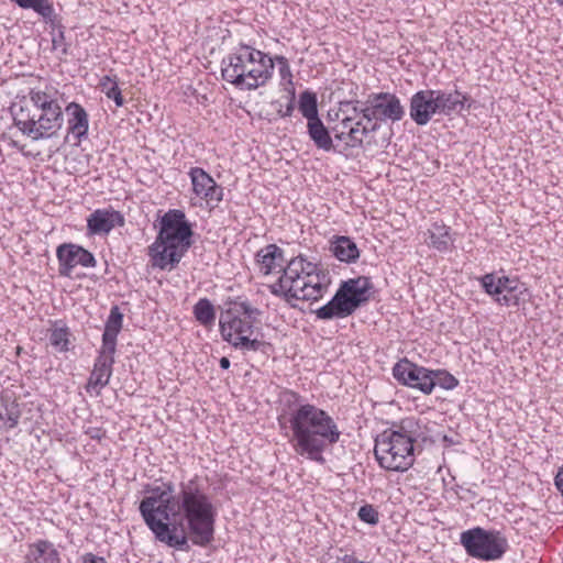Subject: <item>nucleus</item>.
Returning <instances> with one entry per match:
<instances>
[{
	"label": "nucleus",
	"mask_w": 563,
	"mask_h": 563,
	"mask_svg": "<svg viewBox=\"0 0 563 563\" xmlns=\"http://www.w3.org/2000/svg\"><path fill=\"white\" fill-rule=\"evenodd\" d=\"M274 65L277 64L282 85L292 86V73L288 59L283 55L273 57Z\"/></svg>",
	"instance_id": "obj_31"
},
{
	"label": "nucleus",
	"mask_w": 563,
	"mask_h": 563,
	"mask_svg": "<svg viewBox=\"0 0 563 563\" xmlns=\"http://www.w3.org/2000/svg\"><path fill=\"white\" fill-rule=\"evenodd\" d=\"M58 273L60 276L70 277L75 267L92 268L97 261L92 253L74 243L60 244L56 250Z\"/></svg>",
	"instance_id": "obj_12"
},
{
	"label": "nucleus",
	"mask_w": 563,
	"mask_h": 563,
	"mask_svg": "<svg viewBox=\"0 0 563 563\" xmlns=\"http://www.w3.org/2000/svg\"><path fill=\"white\" fill-rule=\"evenodd\" d=\"M299 110L308 122L319 119L314 93L306 91L300 95Z\"/></svg>",
	"instance_id": "obj_28"
},
{
	"label": "nucleus",
	"mask_w": 563,
	"mask_h": 563,
	"mask_svg": "<svg viewBox=\"0 0 563 563\" xmlns=\"http://www.w3.org/2000/svg\"><path fill=\"white\" fill-rule=\"evenodd\" d=\"M221 75L239 90H255L273 78L274 59L251 45L242 44L222 59Z\"/></svg>",
	"instance_id": "obj_5"
},
{
	"label": "nucleus",
	"mask_w": 563,
	"mask_h": 563,
	"mask_svg": "<svg viewBox=\"0 0 563 563\" xmlns=\"http://www.w3.org/2000/svg\"><path fill=\"white\" fill-rule=\"evenodd\" d=\"M393 376L399 384L419 389L426 395H429L434 388L432 371L418 366L407 358L395 364Z\"/></svg>",
	"instance_id": "obj_11"
},
{
	"label": "nucleus",
	"mask_w": 563,
	"mask_h": 563,
	"mask_svg": "<svg viewBox=\"0 0 563 563\" xmlns=\"http://www.w3.org/2000/svg\"><path fill=\"white\" fill-rule=\"evenodd\" d=\"M3 419H5V418L3 417L2 412L0 411V420H3Z\"/></svg>",
	"instance_id": "obj_49"
},
{
	"label": "nucleus",
	"mask_w": 563,
	"mask_h": 563,
	"mask_svg": "<svg viewBox=\"0 0 563 563\" xmlns=\"http://www.w3.org/2000/svg\"><path fill=\"white\" fill-rule=\"evenodd\" d=\"M195 198L202 200L213 209L223 199V188L200 167H191L188 172Z\"/></svg>",
	"instance_id": "obj_13"
},
{
	"label": "nucleus",
	"mask_w": 563,
	"mask_h": 563,
	"mask_svg": "<svg viewBox=\"0 0 563 563\" xmlns=\"http://www.w3.org/2000/svg\"><path fill=\"white\" fill-rule=\"evenodd\" d=\"M57 44H59V41H57V38H53V46L54 48H57Z\"/></svg>",
	"instance_id": "obj_46"
},
{
	"label": "nucleus",
	"mask_w": 563,
	"mask_h": 563,
	"mask_svg": "<svg viewBox=\"0 0 563 563\" xmlns=\"http://www.w3.org/2000/svg\"><path fill=\"white\" fill-rule=\"evenodd\" d=\"M290 443L308 460L324 463L323 452L339 442L341 431L330 413L316 405L298 404L289 413Z\"/></svg>",
	"instance_id": "obj_2"
},
{
	"label": "nucleus",
	"mask_w": 563,
	"mask_h": 563,
	"mask_svg": "<svg viewBox=\"0 0 563 563\" xmlns=\"http://www.w3.org/2000/svg\"><path fill=\"white\" fill-rule=\"evenodd\" d=\"M117 336L111 333L102 334V345L99 352L97 360L100 361H109V363H114V353L117 347Z\"/></svg>",
	"instance_id": "obj_29"
},
{
	"label": "nucleus",
	"mask_w": 563,
	"mask_h": 563,
	"mask_svg": "<svg viewBox=\"0 0 563 563\" xmlns=\"http://www.w3.org/2000/svg\"><path fill=\"white\" fill-rule=\"evenodd\" d=\"M439 114V104L437 102L434 90L426 89L417 91L410 99V118L418 125H426L433 115Z\"/></svg>",
	"instance_id": "obj_15"
},
{
	"label": "nucleus",
	"mask_w": 563,
	"mask_h": 563,
	"mask_svg": "<svg viewBox=\"0 0 563 563\" xmlns=\"http://www.w3.org/2000/svg\"><path fill=\"white\" fill-rule=\"evenodd\" d=\"M387 118V96L379 95L365 107L354 108V115L346 117L334 128V137L349 147L374 141L373 133Z\"/></svg>",
	"instance_id": "obj_7"
},
{
	"label": "nucleus",
	"mask_w": 563,
	"mask_h": 563,
	"mask_svg": "<svg viewBox=\"0 0 563 563\" xmlns=\"http://www.w3.org/2000/svg\"><path fill=\"white\" fill-rule=\"evenodd\" d=\"M330 279L318 266L297 256L283 269L282 276L268 285L269 291L287 303L295 306L299 300H319L328 291Z\"/></svg>",
	"instance_id": "obj_4"
},
{
	"label": "nucleus",
	"mask_w": 563,
	"mask_h": 563,
	"mask_svg": "<svg viewBox=\"0 0 563 563\" xmlns=\"http://www.w3.org/2000/svg\"><path fill=\"white\" fill-rule=\"evenodd\" d=\"M432 380L434 386L439 385L441 388L450 390L459 385L457 378L446 371H432Z\"/></svg>",
	"instance_id": "obj_30"
},
{
	"label": "nucleus",
	"mask_w": 563,
	"mask_h": 563,
	"mask_svg": "<svg viewBox=\"0 0 563 563\" xmlns=\"http://www.w3.org/2000/svg\"><path fill=\"white\" fill-rule=\"evenodd\" d=\"M498 285L500 295L504 292H515L518 289L519 282L517 279H510L507 276L498 277Z\"/></svg>",
	"instance_id": "obj_37"
},
{
	"label": "nucleus",
	"mask_w": 563,
	"mask_h": 563,
	"mask_svg": "<svg viewBox=\"0 0 563 563\" xmlns=\"http://www.w3.org/2000/svg\"><path fill=\"white\" fill-rule=\"evenodd\" d=\"M511 294L512 292H504L503 296H497L496 297V301L501 305V306H511L515 301L511 299Z\"/></svg>",
	"instance_id": "obj_41"
},
{
	"label": "nucleus",
	"mask_w": 563,
	"mask_h": 563,
	"mask_svg": "<svg viewBox=\"0 0 563 563\" xmlns=\"http://www.w3.org/2000/svg\"><path fill=\"white\" fill-rule=\"evenodd\" d=\"M371 283L366 277L343 282L333 298L316 310L318 319H343L351 316L369 298Z\"/></svg>",
	"instance_id": "obj_9"
},
{
	"label": "nucleus",
	"mask_w": 563,
	"mask_h": 563,
	"mask_svg": "<svg viewBox=\"0 0 563 563\" xmlns=\"http://www.w3.org/2000/svg\"><path fill=\"white\" fill-rule=\"evenodd\" d=\"M71 333L69 329L60 323H54L49 330V343L57 352H67L70 347Z\"/></svg>",
	"instance_id": "obj_24"
},
{
	"label": "nucleus",
	"mask_w": 563,
	"mask_h": 563,
	"mask_svg": "<svg viewBox=\"0 0 563 563\" xmlns=\"http://www.w3.org/2000/svg\"><path fill=\"white\" fill-rule=\"evenodd\" d=\"M124 222L122 214L112 209H97L87 218V229L90 234H108Z\"/></svg>",
	"instance_id": "obj_16"
},
{
	"label": "nucleus",
	"mask_w": 563,
	"mask_h": 563,
	"mask_svg": "<svg viewBox=\"0 0 563 563\" xmlns=\"http://www.w3.org/2000/svg\"><path fill=\"white\" fill-rule=\"evenodd\" d=\"M384 437H385V432H383L379 435V438L376 440L374 453H375L376 460L379 463V465L383 468H387V466L385 465V456L383 454H380V446L385 443Z\"/></svg>",
	"instance_id": "obj_38"
},
{
	"label": "nucleus",
	"mask_w": 563,
	"mask_h": 563,
	"mask_svg": "<svg viewBox=\"0 0 563 563\" xmlns=\"http://www.w3.org/2000/svg\"><path fill=\"white\" fill-rule=\"evenodd\" d=\"M194 316L200 324L209 327L214 323L216 309L209 299L201 298L194 306Z\"/></svg>",
	"instance_id": "obj_26"
},
{
	"label": "nucleus",
	"mask_w": 563,
	"mask_h": 563,
	"mask_svg": "<svg viewBox=\"0 0 563 563\" xmlns=\"http://www.w3.org/2000/svg\"><path fill=\"white\" fill-rule=\"evenodd\" d=\"M14 126L32 141L56 137L64 125L62 106L49 90L31 88L10 106Z\"/></svg>",
	"instance_id": "obj_3"
},
{
	"label": "nucleus",
	"mask_w": 563,
	"mask_h": 563,
	"mask_svg": "<svg viewBox=\"0 0 563 563\" xmlns=\"http://www.w3.org/2000/svg\"><path fill=\"white\" fill-rule=\"evenodd\" d=\"M220 367L223 369H228L230 367V361L228 357L220 358Z\"/></svg>",
	"instance_id": "obj_44"
},
{
	"label": "nucleus",
	"mask_w": 563,
	"mask_h": 563,
	"mask_svg": "<svg viewBox=\"0 0 563 563\" xmlns=\"http://www.w3.org/2000/svg\"><path fill=\"white\" fill-rule=\"evenodd\" d=\"M100 88L107 98L114 101L117 107H122L124 104V99L122 97L118 81L114 78L110 76L102 77L100 80Z\"/></svg>",
	"instance_id": "obj_27"
},
{
	"label": "nucleus",
	"mask_w": 563,
	"mask_h": 563,
	"mask_svg": "<svg viewBox=\"0 0 563 563\" xmlns=\"http://www.w3.org/2000/svg\"><path fill=\"white\" fill-rule=\"evenodd\" d=\"M255 263L263 275H269L283 267L284 251L276 244H268L256 253Z\"/></svg>",
	"instance_id": "obj_18"
},
{
	"label": "nucleus",
	"mask_w": 563,
	"mask_h": 563,
	"mask_svg": "<svg viewBox=\"0 0 563 563\" xmlns=\"http://www.w3.org/2000/svg\"><path fill=\"white\" fill-rule=\"evenodd\" d=\"M123 316L118 307H113L110 311L103 333L118 335L122 328Z\"/></svg>",
	"instance_id": "obj_33"
},
{
	"label": "nucleus",
	"mask_w": 563,
	"mask_h": 563,
	"mask_svg": "<svg viewBox=\"0 0 563 563\" xmlns=\"http://www.w3.org/2000/svg\"><path fill=\"white\" fill-rule=\"evenodd\" d=\"M451 228L443 224L434 222L430 229H428V245L433 247L439 252H446L450 250V246L453 243V239L451 236Z\"/></svg>",
	"instance_id": "obj_22"
},
{
	"label": "nucleus",
	"mask_w": 563,
	"mask_h": 563,
	"mask_svg": "<svg viewBox=\"0 0 563 563\" xmlns=\"http://www.w3.org/2000/svg\"><path fill=\"white\" fill-rule=\"evenodd\" d=\"M358 517L362 521L375 525L378 520L377 511L371 506L365 505L360 508Z\"/></svg>",
	"instance_id": "obj_36"
},
{
	"label": "nucleus",
	"mask_w": 563,
	"mask_h": 563,
	"mask_svg": "<svg viewBox=\"0 0 563 563\" xmlns=\"http://www.w3.org/2000/svg\"><path fill=\"white\" fill-rule=\"evenodd\" d=\"M19 415L14 412H10L7 415V424L9 428H13L18 424Z\"/></svg>",
	"instance_id": "obj_43"
},
{
	"label": "nucleus",
	"mask_w": 563,
	"mask_h": 563,
	"mask_svg": "<svg viewBox=\"0 0 563 563\" xmlns=\"http://www.w3.org/2000/svg\"><path fill=\"white\" fill-rule=\"evenodd\" d=\"M555 1H556V3H558L559 5L563 7V0H555Z\"/></svg>",
	"instance_id": "obj_48"
},
{
	"label": "nucleus",
	"mask_w": 563,
	"mask_h": 563,
	"mask_svg": "<svg viewBox=\"0 0 563 563\" xmlns=\"http://www.w3.org/2000/svg\"><path fill=\"white\" fill-rule=\"evenodd\" d=\"M67 131L78 143L87 139L89 130V118L87 111L76 102L66 107Z\"/></svg>",
	"instance_id": "obj_17"
},
{
	"label": "nucleus",
	"mask_w": 563,
	"mask_h": 563,
	"mask_svg": "<svg viewBox=\"0 0 563 563\" xmlns=\"http://www.w3.org/2000/svg\"><path fill=\"white\" fill-rule=\"evenodd\" d=\"M511 299L515 301L511 306H518L519 305L520 298H519V295L517 294V291L511 294Z\"/></svg>",
	"instance_id": "obj_45"
},
{
	"label": "nucleus",
	"mask_w": 563,
	"mask_h": 563,
	"mask_svg": "<svg viewBox=\"0 0 563 563\" xmlns=\"http://www.w3.org/2000/svg\"><path fill=\"white\" fill-rule=\"evenodd\" d=\"M59 553L47 540H37L30 544L25 563H59Z\"/></svg>",
	"instance_id": "obj_20"
},
{
	"label": "nucleus",
	"mask_w": 563,
	"mask_h": 563,
	"mask_svg": "<svg viewBox=\"0 0 563 563\" xmlns=\"http://www.w3.org/2000/svg\"><path fill=\"white\" fill-rule=\"evenodd\" d=\"M57 44H59V41H57V38H53V46L54 48H57Z\"/></svg>",
	"instance_id": "obj_47"
},
{
	"label": "nucleus",
	"mask_w": 563,
	"mask_h": 563,
	"mask_svg": "<svg viewBox=\"0 0 563 563\" xmlns=\"http://www.w3.org/2000/svg\"><path fill=\"white\" fill-rule=\"evenodd\" d=\"M307 128L310 139L318 148L327 152L332 148V139L320 119L308 122Z\"/></svg>",
	"instance_id": "obj_23"
},
{
	"label": "nucleus",
	"mask_w": 563,
	"mask_h": 563,
	"mask_svg": "<svg viewBox=\"0 0 563 563\" xmlns=\"http://www.w3.org/2000/svg\"><path fill=\"white\" fill-rule=\"evenodd\" d=\"M405 111L400 104L399 99L389 93V119L393 121L400 120L404 115Z\"/></svg>",
	"instance_id": "obj_35"
},
{
	"label": "nucleus",
	"mask_w": 563,
	"mask_h": 563,
	"mask_svg": "<svg viewBox=\"0 0 563 563\" xmlns=\"http://www.w3.org/2000/svg\"><path fill=\"white\" fill-rule=\"evenodd\" d=\"M415 441V438L401 435L397 431L389 433V471L405 472L412 466Z\"/></svg>",
	"instance_id": "obj_14"
},
{
	"label": "nucleus",
	"mask_w": 563,
	"mask_h": 563,
	"mask_svg": "<svg viewBox=\"0 0 563 563\" xmlns=\"http://www.w3.org/2000/svg\"><path fill=\"white\" fill-rule=\"evenodd\" d=\"M394 431H397L401 435H408V438H415L417 423L412 418L402 419L399 423L391 422L389 426V432L394 433Z\"/></svg>",
	"instance_id": "obj_32"
},
{
	"label": "nucleus",
	"mask_w": 563,
	"mask_h": 563,
	"mask_svg": "<svg viewBox=\"0 0 563 563\" xmlns=\"http://www.w3.org/2000/svg\"><path fill=\"white\" fill-rule=\"evenodd\" d=\"M460 542L467 555L482 561H496L504 556L509 544L500 531L475 527L463 531Z\"/></svg>",
	"instance_id": "obj_10"
},
{
	"label": "nucleus",
	"mask_w": 563,
	"mask_h": 563,
	"mask_svg": "<svg viewBox=\"0 0 563 563\" xmlns=\"http://www.w3.org/2000/svg\"><path fill=\"white\" fill-rule=\"evenodd\" d=\"M455 95H459L457 100L461 102V104H457L459 113H460L463 109H465V108H467V109H470V108H471L472 98H471V96H470V95H467V93H463V92H461V91H459V90H455Z\"/></svg>",
	"instance_id": "obj_39"
},
{
	"label": "nucleus",
	"mask_w": 563,
	"mask_h": 563,
	"mask_svg": "<svg viewBox=\"0 0 563 563\" xmlns=\"http://www.w3.org/2000/svg\"><path fill=\"white\" fill-rule=\"evenodd\" d=\"M147 493L139 510L157 541L184 550L188 534L200 547L213 540L217 508L195 479L181 483L177 497L172 482L151 487Z\"/></svg>",
	"instance_id": "obj_1"
},
{
	"label": "nucleus",
	"mask_w": 563,
	"mask_h": 563,
	"mask_svg": "<svg viewBox=\"0 0 563 563\" xmlns=\"http://www.w3.org/2000/svg\"><path fill=\"white\" fill-rule=\"evenodd\" d=\"M331 253L341 262L353 263L360 256L357 245L349 236H334L330 245Z\"/></svg>",
	"instance_id": "obj_21"
},
{
	"label": "nucleus",
	"mask_w": 563,
	"mask_h": 563,
	"mask_svg": "<svg viewBox=\"0 0 563 563\" xmlns=\"http://www.w3.org/2000/svg\"><path fill=\"white\" fill-rule=\"evenodd\" d=\"M481 283L485 291L490 296L500 295L498 278L494 274H486L481 278Z\"/></svg>",
	"instance_id": "obj_34"
},
{
	"label": "nucleus",
	"mask_w": 563,
	"mask_h": 563,
	"mask_svg": "<svg viewBox=\"0 0 563 563\" xmlns=\"http://www.w3.org/2000/svg\"><path fill=\"white\" fill-rule=\"evenodd\" d=\"M81 563H107V561L92 553H86L81 556Z\"/></svg>",
	"instance_id": "obj_40"
},
{
	"label": "nucleus",
	"mask_w": 563,
	"mask_h": 563,
	"mask_svg": "<svg viewBox=\"0 0 563 563\" xmlns=\"http://www.w3.org/2000/svg\"><path fill=\"white\" fill-rule=\"evenodd\" d=\"M260 313V310L246 300L230 301L219 318L222 339L236 350H260L262 342L252 338L254 323Z\"/></svg>",
	"instance_id": "obj_8"
},
{
	"label": "nucleus",
	"mask_w": 563,
	"mask_h": 563,
	"mask_svg": "<svg viewBox=\"0 0 563 563\" xmlns=\"http://www.w3.org/2000/svg\"><path fill=\"white\" fill-rule=\"evenodd\" d=\"M554 485L563 497V466L560 467V470L558 471V473L554 477Z\"/></svg>",
	"instance_id": "obj_42"
},
{
	"label": "nucleus",
	"mask_w": 563,
	"mask_h": 563,
	"mask_svg": "<svg viewBox=\"0 0 563 563\" xmlns=\"http://www.w3.org/2000/svg\"><path fill=\"white\" fill-rule=\"evenodd\" d=\"M191 227L185 212L178 209L167 211L161 220V229L148 247L153 267L173 271L191 244Z\"/></svg>",
	"instance_id": "obj_6"
},
{
	"label": "nucleus",
	"mask_w": 563,
	"mask_h": 563,
	"mask_svg": "<svg viewBox=\"0 0 563 563\" xmlns=\"http://www.w3.org/2000/svg\"><path fill=\"white\" fill-rule=\"evenodd\" d=\"M434 96L439 104L440 115L449 117L452 113H459L457 104H461V102L457 100L459 95H455V90L453 92L434 90Z\"/></svg>",
	"instance_id": "obj_25"
},
{
	"label": "nucleus",
	"mask_w": 563,
	"mask_h": 563,
	"mask_svg": "<svg viewBox=\"0 0 563 563\" xmlns=\"http://www.w3.org/2000/svg\"><path fill=\"white\" fill-rule=\"evenodd\" d=\"M112 363L109 361L96 360L93 369L88 379L86 390L91 396H99L101 390L109 384L112 375Z\"/></svg>",
	"instance_id": "obj_19"
}]
</instances>
